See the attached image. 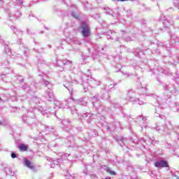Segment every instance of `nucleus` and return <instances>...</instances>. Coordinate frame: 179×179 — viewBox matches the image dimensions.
I'll use <instances>...</instances> for the list:
<instances>
[{
    "label": "nucleus",
    "instance_id": "obj_1",
    "mask_svg": "<svg viewBox=\"0 0 179 179\" xmlns=\"http://www.w3.org/2000/svg\"><path fill=\"white\" fill-rule=\"evenodd\" d=\"M81 34L84 37H90L92 34V31H90V27L85 22H82L80 25Z\"/></svg>",
    "mask_w": 179,
    "mask_h": 179
},
{
    "label": "nucleus",
    "instance_id": "obj_2",
    "mask_svg": "<svg viewBox=\"0 0 179 179\" xmlns=\"http://www.w3.org/2000/svg\"><path fill=\"white\" fill-rule=\"evenodd\" d=\"M62 128L64 131H70L72 129V123L69 119H65L62 121Z\"/></svg>",
    "mask_w": 179,
    "mask_h": 179
},
{
    "label": "nucleus",
    "instance_id": "obj_3",
    "mask_svg": "<svg viewBox=\"0 0 179 179\" xmlns=\"http://www.w3.org/2000/svg\"><path fill=\"white\" fill-rule=\"evenodd\" d=\"M68 157H69V154H64L62 156V158L60 159H58L59 161L57 160H55L53 162H52L50 163V167L52 169H54L55 167V165L56 166H58V164H59V162H61V160H65V159H68Z\"/></svg>",
    "mask_w": 179,
    "mask_h": 179
},
{
    "label": "nucleus",
    "instance_id": "obj_4",
    "mask_svg": "<svg viewBox=\"0 0 179 179\" xmlns=\"http://www.w3.org/2000/svg\"><path fill=\"white\" fill-rule=\"evenodd\" d=\"M64 87L69 90L70 93V99L71 100H74L73 99V94L75 93V90L73 88H72V83H68V84H64Z\"/></svg>",
    "mask_w": 179,
    "mask_h": 179
},
{
    "label": "nucleus",
    "instance_id": "obj_5",
    "mask_svg": "<svg viewBox=\"0 0 179 179\" xmlns=\"http://www.w3.org/2000/svg\"><path fill=\"white\" fill-rule=\"evenodd\" d=\"M131 94H132L131 92L128 93V97L130 99V101H133V103H134V104H139V106H143V101L139 100V99H134V97H132Z\"/></svg>",
    "mask_w": 179,
    "mask_h": 179
},
{
    "label": "nucleus",
    "instance_id": "obj_6",
    "mask_svg": "<svg viewBox=\"0 0 179 179\" xmlns=\"http://www.w3.org/2000/svg\"><path fill=\"white\" fill-rule=\"evenodd\" d=\"M45 97L46 99H48V101H51V100H54V94L52 93V91L51 90L48 89L46 91Z\"/></svg>",
    "mask_w": 179,
    "mask_h": 179
},
{
    "label": "nucleus",
    "instance_id": "obj_7",
    "mask_svg": "<svg viewBox=\"0 0 179 179\" xmlns=\"http://www.w3.org/2000/svg\"><path fill=\"white\" fill-rule=\"evenodd\" d=\"M53 129L54 128L52 127H50L46 125H41V130L42 131V132H45V135H47V134H48L49 132H52Z\"/></svg>",
    "mask_w": 179,
    "mask_h": 179
},
{
    "label": "nucleus",
    "instance_id": "obj_8",
    "mask_svg": "<svg viewBox=\"0 0 179 179\" xmlns=\"http://www.w3.org/2000/svg\"><path fill=\"white\" fill-rule=\"evenodd\" d=\"M169 164L166 161H158L155 164V166L157 167L158 169H162L163 167H167Z\"/></svg>",
    "mask_w": 179,
    "mask_h": 179
},
{
    "label": "nucleus",
    "instance_id": "obj_9",
    "mask_svg": "<svg viewBox=\"0 0 179 179\" xmlns=\"http://www.w3.org/2000/svg\"><path fill=\"white\" fill-rule=\"evenodd\" d=\"M62 64L64 66H66V68H67V69H72V61L64 59L62 60Z\"/></svg>",
    "mask_w": 179,
    "mask_h": 179
},
{
    "label": "nucleus",
    "instance_id": "obj_10",
    "mask_svg": "<svg viewBox=\"0 0 179 179\" xmlns=\"http://www.w3.org/2000/svg\"><path fill=\"white\" fill-rule=\"evenodd\" d=\"M10 27L11 30H13L14 34H16L17 36H22V32L17 29L16 27L11 25Z\"/></svg>",
    "mask_w": 179,
    "mask_h": 179
},
{
    "label": "nucleus",
    "instance_id": "obj_11",
    "mask_svg": "<svg viewBox=\"0 0 179 179\" xmlns=\"http://www.w3.org/2000/svg\"><path fill=\"white\" fill-rule=\"evenodd\" d=\"M0 43H2L5 47V52L6 54H8L10 52V49L9 48V42L5 43V41H1Z\"/></svg>",
    "mask_w": 179,
    "mask_h": 179
},
{
    "label": "nucleus",
    "instance_id": "obj_12",
    "mask_svg": "<svg viewBox=\"0 0 179 179\" xmlns=\"http://www.w3.org/2000/svg\"><path fill=\"white\" fill-rule=\"evenodd\" d=\"M24 164L26 167H28V169H34V166L31 165V162L27 159H24Z\"/></svg>",
    "mask_w": 179,
    "mask_h": 179
},
{
    "label": "nucleus",
    "instance_id": "obj_13",
    "mask_svg": "<svg viewBox=\"0 0 179 179\" xmlns=\"http://www.w3.org/2000/svg\"><path fill=\"white\" fill-rule=\"evenodd\" d=\"M90 85L92 87H96V86H99L100 85V81H97L93 79V80H91V81L90 82Z\"/></svg>",
    "mask_w": 179,
    "mask_h": 179
},
{
    "label": "nucleus",
    "instance_id": "obj_14",
    "mask_svg": "<svg viewBox=\"0 0 179 179\" xmlns=\"http://www.w3.org/2000/svg\"><path fill=\"white\" fill-rule=\"evenodd\" d=\"M78 104H80L81 106H86L87 104V101H86L83 98H80L77 100Z\"/></svg>",
    "mask_w": 179,
    "mask_h": 179
},
{
    "label": "nucleus",
    "instance_id": "obj_15",
    "mask_svg": "<svg viewBox=\"0 0 179 179\" xmlns=\"http://www.w3.org/2000/svg\"><path fill=\"white\" fill-rule=\"evenodd\" d=\"M13 2L15 6H17V5H22V3H23V1L22 0H13Z\"/></svg>",
    "mask_w": 179,
    "mask_h": 179
},
{
    "label": "nucleus",
    "instance_id": "obj_16",
    "mask_svg": "<svg viewBox=\"0 0 179 179\" xmlns=\"http://www.w3.org/2000/svg\"><path fill=\"white\" fill-rule=\"evenodd\" d=\"M20 150L22 152H26V150H27V146L24 145V144H22L20 145Z\"/></svg>",
    "mask_w": 179,
    "mask_h": 179
},
{
    "label": "nucleus",
    "instance_id": "obj_17",
    "mask_svg": "<svg viewBox=\"0 0 179 179\" xmlns=\"http://www.w3.org/2000/svg\"><path fill=\"white\" fill-rule=\"evenodd\" d=\"M172 176L173 179L179 178V173L178 172H171Z\"/></svg>",
    "mask_w": 179,
    "mask_h": 179
},
{
    "label": "nucleus",
    "instance_id": "obj_18",
    "mask_svg": "<svg viewBox=\"0 0 179 179\" xmlns=\"http://www.w3.org/2000/svg\"><path fill=\"white\" fill-rule=\"evenodd\" d=\"M118 143H120V146H122V145H125V138H124V137H122L120 141H118Z\"/></svg>",
    "mask_w": 179,
    "mask_h": 179
},
{
    "label": "nucleus",
    "instance_id": "obj_19",
    "mask_svg": "<svg viewBox=\"0 0 179 179\" xmlns=\"http://www.w3.org/2000/svg\"><path fill=\"white\" fill-rule=\"evenodd\" d=\"M71 16H73V17H75V19H78L79 16H78V14L75 13H71Z\"/></svg>",
    "mask_w": 179,
    "mask_h": 179
},
{
    "label": "nucleus",
    "instance_id": "obj_20",
    "mask_svg": "<svg viewBox=\"0 0 179 179\" xmlns=\"http://www.w3.org/2000/svg\"><path fill=\"white\" fill-rule=\"evenodd\" d=\"M117 84H110L108 87L109 89H114Z\"/></svg>",
    "mask_w": 179,
    "mask_h": 179
},
{
    "label": "nucleus",
    "instance_id": "obj_21",
    "mask_svg": "<svg viewBox=\"0 0 179 179\" xmlns=\"http://www.w3.org/2000/svg\"><path fill=\"white\" fill-rule=\"evenodd\" d=\"M139 54L140 52L138 50H136V52H134V55H136V57H138L139 58Z\"/></svg>",
    "mask_w": 179,
    "mask_h": 179
},
{
    "label": "nucleus",
    "instance_id": "obj_22",
    "mask_svg": "<svg viewBox=\"0 0 179 179\" xmlns=\"http://www.w3.org/2000/svg\"><path fill=\"white\" fill-rule=\"evenodd\" d=\"M97 99L98 97H96V96H94L93 99H92V103H93V106H95L94 105V101H97Z\"/></svg>",
    "mask_w": 179,
    "mask_h": 179
},
{
    "label": "nucleus",
    "instance_id": "obj_23",
    "mask_svg": "<svg viewBox=\"0 0 179 179\" xmlns=\"http://www.w3.org/2000/svg\"><path fill=\"white\" fill-rule=\"evenodd\" d=\"M17 44H19V45L22 44V38H18V39L17 40Z\"/></svg>",
    "mask_w": 179,
    "mask_h": 179
},
{
    "label": "nucleus",
    "instance_id": "obj_24",
    "mask_svg": "<svg viewBox=\"0 0 179 179\" xmlns=\"http://www.w3.org/2000/svg\"><path fill=\"white\" fill-rule=\"evenodd\" d=\"M11 157H12V159H16V157H17L16 154H15V152H12Z\"/></svg>",
    "mask_w": 179,
    "mask_h": 179
},
{
    "label": "nucleus",
    "instance_id": "obj_25",
    "mask_svg": "<svg viewBox=\"0 0 179 179\" xmlns=\"http://www.w3.org/2000/svg\"><path fill=\"white\" fill-rule=\"evenodd\" d=\"M26 118H27L26 116H23V117H22V120H23L24 122H25L26 124H27L28 122H27V120H26Z\"/></svg>",
    "mask_w": 179,
    "mask_h": 179
},
{
    "label": "nucleus",
    "instance_id": "obj_26",
    "mask_svg": "<svg viewBox=\"0 0 179 179\" xmlns=\"http://www.w3.org/2000/svg\"><path fill=\"white\" fill-rule=\"evenodd\" d=\"M108 91H109V90H106V88H104L103 90H102L101 92L108 93Z\"/></svg>",
    "mask_w": 179,
    "mask_h": 179
},
{
    "label": "nucleus",
    "instance_id": "obj_27",
    "mask_svg": "<svg viewBox=\"0 0 179 179\" xmlns=\"http://www.w3.org/2000/svg\"><path fill=\"white\" fill-rule=\"evenodd\" d=\"M110 174H111V176H115V172L110 171Z\"/></svg>",
    "mask_w": 179,
    "mask_h": 179
},
{
    "label": "nucleus",
    "instance_id": "obj_28",
    "mask_svg": "<svg viewBox=\"0 0 179 179\" xmlns=\"http://www.w3.org/2000/svg\"><path fill=\"white\" fill-rule=\"evenodd\" d=\"M45 86H48V85H50V82L48 81H45Z\"/></svg>",
    "mask_w": 179,
    "mask_h": 179
},
{
    "label": "nucleus",
    "instance_id": "obj_29",
    "mask_svg": "<svg viewBox=\"0 0 179 179\" xmlns=\"http://www.w3.org/2000/svg\"><path fill=\"white\" fill-rule=\"evenodd\" d=\"M101 99H103L104 100H107V97L106 96L102 95Z\"/></svg>",
    "mask_w": 179,
    "mask_h": 179
},
{
    "label": "nucleus",
    "instance_id": "obj_30",
    "mask_svg": "<svg viewBox=\"0 0 179 179\" xmlns=\"http://www.w3.org/2000/svg\"><path fill=\"white\" fill-rule=\"evenodd\" d=\"M41 114L42 115H47V113L41 111Z\"/></svg>",
    "mask_w": 179,
    "mask_h": 179
},
{
    "label": "nucleus",
    "instance_id": "obj_31",
    "mask_svg": "<svg viewBox=\"0 0 179 179\" xmlns=\"http://www.w3.org/2000/svg\"><path fill=\"white\" fill-rule=\"evenodd\" d=\"M17 15H19L18 17L22 16V13H20V12H19V11H17Z\"/></svg>",
    "mask_w": 179,
    "mask_h": 179
},
{
    "label": "nucleus",
    "instance_id": "obj_32",
    "mask_svg": "<svg viewBox=\"0 0 179 179\" xmlns=\"http://www.w3.org/2000/svg\"><path fill=\"white\" fill-rule=\"evenodd\" d=\"M83 173H84V174H87V170L85 169V170L83 171Z\"/></svg>",
    "mask_w": 179,
    "mask_h": 179
},
{
    "label": "nucleus",
    "instance_id": "obj_33",
    "mask_svg": "<svg viewBox=\"0 0 179 179\" xmlns=\"http://www.w3.org/2000/svg\"><path fill=\"white\" fill-rule=\"evenodd\" d=\"M76 44H80V41H76Z\"/></svg>",
    "mask_w": 179,
    "mask_h": 179
},
{
    "label": "nucleus",
    "instance_id": "obj_34",
    "mask_svg": "<svg viewBox=\"0 0 179 179\" xmlns=\"http://www.w3.org/2000/svg\"><path fill=\"white\" fill-rule=\"evenodd\" d=\"M150 143H152V144H153V143H154L153 139H150Z\"/></svg>",
    "mask_w": 179,
    "mask_h": 179
},
{
    "label": "nucleus",
    "instance_id": "obj_35",
    "mask_svg": "<svg viewBox=\"0 0 179 179\" xmlns=\"http://www.w3.org/2000/svg\"><path fill=\"white\" fill-rule=\"evenodd\" d=\"M83 117H87V113L84 114V115H83Z\"/></svg>",
    "mask_w": 179,
    "mask_h": 179
},
{
    "label": "nucleus",
    "instance_id": "obj_36",
    "mask_svg": "<svg viewBox=\"0 0 179 179\" xmlns=\"http://www.w3.org/2000/svg\"><path fill=\"white\" fill-rule=\"evenodd\" d=\"M0 125H3V122L0 121Z\"/></svg>",
    "mask_w": 179,
    "mask_h": 179
},
{
    "label": "nucleus",
    "instance_id": "obj_37",
    "mask_svg": "<svg viewBox=\"0 0 179 179\" xmlns=\"http://www.w3.org/2000/svg\"><path fill=\"white\" fill-rule=\"evenodd\" d=\"M142 121H146V118L143 117V118H142Z\"/></svg>",
    "mask_w": 179,
    "mask_h": 179
},
{
    "label": "nucleus",
    "instance_id": "obj_38",
    "mask_svg": "<svg viewBox=\"0 0 179 179\" xmlns=\"http://www.w3.org/2000/svg\"><path fill=\"white\" fill-rule=\"evenodd\" d=\"M0 3H3V0H0Z\"/></svg>",
    "mask_w": 179,
    "mask_h": 179
},
{
    "label": "nucleus",
    "instance_id": "obj_39",
    "mask_svg": "<svg viewBox=\"0 0 179 179\" xmlns=\"http://www.w3.org/2000/svg\"><path fill=\"white\" fill-rule=\"evenodd\" d=\"M107 38L108 39H111V36H108V37H107Z\"/></svg>",
    "mask_w": 179,
    "mask_h": 179
},
{
    "label": "nucleus",
    "instance_id": "obj_40",
    "mask_svg": "<svg viewBox=\"0 0 179 179\" xmlns=\"http://www.w3.org/2000/svg\"><path fill=\"white\" fill-rule=\"evenodd\" d=\"M156 130H157V131H160V129L158 128V127H157V128H156Z\"/></svg>",
    "mask_w": 179,
    "mask_h": 179
},
{
    "label": "nucleus",
    "instance_id": "obj_41",
    "mask_svg": "<svg viewBox=\"0 0 179 179\" xmlns=\"http://www.w3.org/2000/svg\"><path fill=\"white\" fill-rule=\"evenodd\" d=\"M117 106H115V108H117Z\"/></svg>",
    "mask_w": 179,
    "mask_h": 179
},
{
    "label": "nucleus",
    "instance_id": "obj_42",
    "mask_svg": "<svg viewBox=\"0 0 179 179\" xmlns=\"http://www.w3.org/2000/svg\"><path fill=\"white\" fill-rule=\"evenodd\" d=\"M178 139H179V136H178Z\"/></svg>",
    "mask_w": 179,
    "mask_h": 179
},
{
    "label": "nucleus",
    "instance_id": "obj_43",
    "mask_svg": "<svg viewBox=\"0 0 179 179\" xmlns=\"http://www.w3.org/2000/svg\"><path fill=\"white\" fill-rule=\"evenodd\" d=\"M0 101H1V97H0Z\"/></svg>",
    "mask_w": 179,
    "mask_h": 179
}]
</instances>
